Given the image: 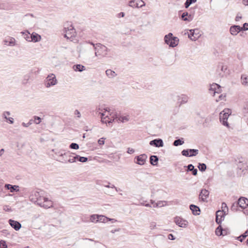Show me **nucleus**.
<instances>
[{"instance_id":"nucleus-13","label":"nucleus","mask_w":248,"mask_h":248,"mask_svg":"<svg viewBox=\"0 0 248 248\" xmlns=\"http://www.w3.org/2000/svg\"><path fill=\"white\" fill-rule=\"evenodd\" d=\"M209 192L205 189H202L199 194V200L203 202H207V198L209 197Z\"/></svg>"},{"instance_id":"nucleus-43","label":"nucleus","mask_w":248,"mask_h":248,"mask_svg":"<svg viewBox=\"0 0 248 248\" xmlns=\"http://www.w3.org/2000/svg\"><path fill=\"white\" fill-rule=\"evenodd\" d=\"M182 155L187 157H191L189 154V149L183 150L182 151Z\"/></svg>"},{"instance_id":"nucleus-12","label":"nucleus","mask_w":248,"mask_h":248,"mask_svg":"<svg viewBox=\"0 0 248 248\" xmlns=\"http://www.w3.org/2000/svg\"><path fill=\"white\" fill-rule=\"evenodd\" d=\"M209 91L210 93L214 95L216 93H219L221 91V86L217 84L213 83L210 86Z\"/></svg>"},{"instance_id":"nucleus-38","label":"nucleus","mask_w":248,"mask_h":248,"mask_svg":"<svg viewBox=\"0 0 248 248\" xmlns=\"http://www.w3.org/2000/svg\"><path fill=\"white\" fill-rule=\"evenodd\" d=\"M198 168L201 171H204L206 169V165L204 163H199Z\"/></svg>"},{"instance_id":"nucleus-56","label":"nucleus","mask_w":248,"mask_h":248,"mask_svg":"<svg viewBox=\"0 0 248 248\" xmlns=\"http://www.w3.org/2000/svg\"><path fill=\"white\" fill-rule=\"evenodd\" d=\"M22 125L24 126V127H27L28 126H29L30 125V124H29V123H22Z\"/></svg>"},{"instance_id":"nucleus-35","label":"nucleus","mask_w":248,"mask_h":248,"mask_svg":"<svg viewBox=\"0 0 248 248\" xmlns=\"http://www.w3.org/2000/svg\"><path fill=\"white\" fill-rule=\"evenodd\" d=\"M241 83L244 85H246L248 83V77L246 74H243L241 76Z\"/></svg>"},{"instance_id":"nucleus-57","label":"nucleus","mask_w":248,"mask_h":248,"mask_svg":"<svg viewBox=\"0 0 248 248\" xmlns=\"http://www.w3.org/2000/svg\"><path fill=\"white\" fill-rule=\"evenodd\" d=\"M108 221H111L112 223H115L117 221V220L114 218H108Z\"/></svg>"},{"instance_id":"nucleus-42","label":"nucleus","mask_w":248,"mask_h":248,"mask_svg":"<svg viewBox=\"0 0 248 248\" xmlns=\"http://www.w3.org/2000/svg\"><path fill=\"white\" fill-rule=\"evenodd\" d=\"M218 68H220V70L223 73H225L227 69V66L223 65L222 63L219 64L218 65Z\"/></svg>"},{"instance_id":"nucleus-31","label":"nucleus","mask_w":248,"mask_h":248,"mask_svg":"<svg viewBox=\"0 0 248 248\" xmlns=\"http://www.w3.org/2000/svg\"><path fill=\"white\" fill-rule=\"evenodd\" d=\"M75 71L81 72L85 70V67L81 64L74 65L73 67Z\"/></svg>"},{"instance_id":"nucleus-15","label":"nucleus","mask_w":248,"mask_h":248,"mask_svg":"<svg viewBox=\"0 0 248 248\" xmlns=\"http://www.w3.org/2000/svg\"><path fill=\"white\" fill-rule=\"evenodd\" d=\"M225 215V212L224 210L217 211L216 221L218 224H220L222 221L224 220Z\"/></svg>"},{"instance_id":"nucleus-1","label":"nucleus","mask_w":248,"mask_h":248,"mask_svg":"<svg viewBox=\"0 0 248 248\" xmlns=\"http://www.w3.org/2000/svg\"><path fill=\"white\" fill-rule=\"evenodd\" d=\"M31 198L32 202L45 208H49L53 206L52 202L50 200H49L48 198L42 196L41 193L39 192H35L31 196Z\"/></svg>"},{"instance_id":"nucleus-52","label":"nucleus","mask_w":248,"mask_h":248,"mask_svg":"<svg viewBox=\"0 0 248 248\" xmlns=\"http://www.w3.org/2000/svg\"><path fill=\"white\" fill-rule=\"evenodd\" d=\"M134 152H135L134 149H133L132 148H128L127 149V153L129 154H132L134 153Z\"/></svg>"},{"instance_id":"nucleus-14","label":"nucleus","mask_w":248,"mask_h":248,"mask_svg":"<svg viewBox=\"0 0 248 248\" xmlns=\"http://www.w3.org/2000/svg\"><path fill=\"white\" fill-rule=\"evenodd\" d=\"M60 156H65L66 159H63V160L62 161V163H66L67 162L70 163L75 162H76L77 158L78 157V156L76 155L75 156L72 157L71 155H68V154L66 153H64L63 154H61Z\"/></svg>"},{"instance_id":"nucleus-44","label":"nucleus","mask_w":248,"mask_h":248,"mask_svg":"<svg viewBox=\"0 0 248 248\" xmlns=\"http://www.w3.org/2000/svg\"><path fill=\"white\" fill-rule=\"evenodd\" d=\"M76 156H78L77 159L81 162H86L88 160V158L86 157H81L78 155H77Z\"/></svg>"},{"instance_id":"nucleus-33","label":"nucleus","mask_w":248,"mask_h":248,"mask_svg":"<svg viewBox=\"0 0 248 248\" xmlns=\"http://www.w3.org/2000/svg\"><path fill=\"white\" fill-rule=\"evenodd\" d=\"M216 234L218 236L224 235L223 230L221 226H219L216 230Z\"/></svg>"},{"instance_id":"nucleus-59","label":"nucleus","mask_w":248,"mask_h":248,"mask_svg":"<svg viewBox=\"0 0 248 248\" xmlns=\"http://www.w3.org/2000/svg\"><path fill=\"white\" fill-rule=\"evenodd\" d=\"M242 17L241 16H239L238 15H237L235 18V20L238 21H239L240 19H241Z\"/></svg>"},{"instance_id":"nucleus-24","label":"nucleus","mask_w":248,"mask_h":248,"mask_svg":"<svg viewBox=\"0 0 248 248\" xmlns=\"http://www.w3.org/2000/svg\"><path fill=\"white\" fill-rule=\"evenodd\" d=\"M106 74L107 76L110 78H113L117 76V74L111 69H107L106 71Z\"/></svg>"},{"instance_id":"nucleus-48","label":"nucleus","mask_w":248,"mask_h":248,"mask_svg":"<svg viewBox=\"0 0 248 248\" xmlns=\"http://www.w3.org/2000/svg\"><path fill=\"white\" fill-rule=\"evenodd\" d=\"M128 119L125 116H121L119 118V121H121V122H124L125 121H127Z\"/></svg>"},{"instance_id":"nucleus-2","label":"nucleus","mask_w":248,"mask_h":248,"mask_svg":"<svg viewBox=\"0 0 248 248\" xmlns=\"http://www.w3.org/2000/svg\"><path fill=\"white\" fill-rule=\"evenodd\" d=\"M64 37L71 39L76 36V31L71 23L67 22L64 25L63 30Z\"/></svg>"},{"instance_id":"nucleus-20","label":"nucleus","mask_w":248,"mask_h":248,"mask_svg":"<svg viewBox=\"0 0 248 248\" xmlns=\"http://www.w3.org/2000/svg\"><path fill=\"white\" fill-rule=\"evenodd\" d=\"M9 224L16 231L19 230L21 228V224L18 221L12 219L9 220Z\"/></svg>"},{"instance_id":"nucleus-45","label":"nucleus","mask_w":248,"mask_h":248,"mask_svg":"<svg viewBox=\"0 0 248 248\" xmlns=\"http://www.w3.org/2000/svg\"><path fill=\"white\" fill-rule=\"evenodd\" d=\"M33 122L36 124H39L41 122V118L38 116H35L33 117Z\"/></svg>"},{"instance_id":"nucleus-7","label":"nucleus","mask_w":248,"mask_h":248,"mask_svg":"<svg viewBox=\"0 0 248 248\" xmlns=\"http://www.w3.org/2000/svg\"><path fill=\"white\" fill-rule=\"evenodd\" d=\"M45 82L46 87L49 88L51 86L56 85L57 83V80L55 75L51 74L46 77Z\"/></svg>"},{"instance_id":"nucleus-18","label":"nucleus","mask_w":248,"mask_h":248,"mask_svg":"<svg viewBox=\"0 0 248 248\" xmlns=\"http://www.w3.org/2000/svg\"><path fill=\"white\" fill-rule=\"evenodd\" d=\"M241 27L238 25H233L230 28V32L232 35H236L239 31L242 30Z\"/></svg>"},{"instance_id":"nucleus-22","label":"nucleus","mask_w":248,"mask_h":248,"mask_svg":"<svg viewBox=\"0 0 248 248\" xmlns=\"http://www.w3.org/2000/svg\"><path fill=\"white\" fill-rule=\"evenodd\" d=\"M10 115V112L9 111H4L2 114V117L7 120L10 124H13L14 123V119L12 117H7V116Z\"/></svg>"},{"instance_id":"nucleus-37","label":"nucleus","mask_w":248,"mask_h":248,"mask_svg":"<svg viewBox=\"0 0 248 248\" xmlns=\"http://www.w3.org/2000/svg\"><path fill=\"white\" fill-rule=\"evenodd\" d=\"M164 203H166V201H158L156 203H155L154 204V206H153V207H162V206H164L165 204H164Z\"/></svg>"},{"instance_id":"nucleus-16","label":"nucleus","mask_w":248,"mask_h":248,"mask_svg":"<svg viewBox=\"0 0 248 248\" xmlns=\"http://www.w3.org/2000/svg\"><path fill=\"white\" fill-rule=\"evenodd\" d=\"M147 158V156L145 154H141L135 157V160L136 159L137 161H135V162L139 165H143L145 164Z\"/></svg>"},{"instance_id":"nucleus-34","label":"nucleus","mask_w":248,"mask_h":248,"mask_svg":"<svg viewBox=\"0 0 248 248\" xmlns=\"http://www.w3.org/2000/svg\"><path fill=\"white\" fill-rule=\"evenodd\" d=\"M30 78H31V76L30 74H26V75H24V76L23 77L22 81V84H24V85L27 84L30 79Z\"/></svg>"},{"instance_id":"nucleus-46","label":"nucleus","mask_w":248,"mask_h":248,"mask_svg":"<svg viewBox=\"0 0 248 248\" xmlns=\"http://www.w3.org/2000/svg\"><path fill=\"white\" fill-rule=\"evenodd\" d=\"M70 148L73 149H76L77 150L79 148V146L78 144L76 143H72L70 145Z\"/></svg>"},{"instance_id":"nucleus-49","label":"nucleus","mask_w":248,"mask_h":248,"mask_svg":"<svg viewBox=\"0 0 248 248\" xmlns=\"http://www.w3.org/2000/svg\"><path fill=\"white\" fill-rule=\"evenodd\" d=\"M98 215H93L91 216L90 219L92 221H94L95 220H98Z\"/></svg>"},{"instance_id":"nucleus-51","label":"nucleus","mask_w":248,"mask_h":248,"mask_svg":"<svg viewBox=\"0 0 248 248\" xmlns=\"http://www.w3.org/2000/svg\"><path fill=\"white\" fill-rule=\"evenodd\" d=\"M74 114H75V115H77V117H78V118H80V117H81V114H80V112H79L78 110H77V109H76V110L75 111V112H74Z\"/></svg>"},{"instance_id":"nucleus-17","label":"nucleus","mask_w":248,"mask_h":248,"mask_svg":"<svg viewBox=\"0 0 248 248\" xmlns=\"http://www.w3.org/2000/svg\"><path fill=\"white\" fill-rule=\"evenodd\" d=\"M151 146L155 147H162L164 145L163 140L161 139H156L150 141L149 143Z\"/></svg>"},{"instance_id":"nucleus-6","label":"nucleus","mask_w":248,"mask_h":248,"mask_svg":"<svg viewBox=\"0 0 248 248\" xmlns=\"http://www.w3.org/2000/svg\"><path fill=\"white\" fill-rule=\"evenodd\" d=\"M247 200V199L245 197H240L236 203H233L231 209L232 210H236V207L239 205V207L242 209H245L248 206V203H246V201Z\"/></svg>"},{"instance_id":"nucleus-62","label":"nucleus","mask_w":248,"mask_h":248,"mask_svg":"<svg viewBox=\"0 0 248 248\" xmlns=\"http://www.w3.org/2000/svg\"><path fill=\"white\" fill-rule=\"evenodd\" d=\"M109 188H115V189L116 190V191H118V189L116 187H115V186L113 185H112L111 186H110V187Z\"/></svg>"},{"instance_id":"nucleus-36","label":"nucleus","mask_w":248,"mask_h":248,"mask_svg":"<svg viewBox=\"0 0 248 248\" xmlns=\"http://www.w3.org/2000/svg\"><path fill=\"white\" fill-rule=\"evenodd\" d=\"M108 217H107L104 216L98 215V220H96V221H100L101 222H105L106 221H108Z\"/></svg>"},{"instance_id":"nucleus-53","label":"nucleus","mask_w":248,"mask_h":248,"mask_svg":"<svg viewBox=\"0 0 248 248\" xmlns=\"http://www.w3.org/2000/svg\"><path fill=\"white\" fill-rule=\"evenodd\" d=\"M3 210L5 211H11V209L9 207V206H7V205H5L4 206H3Z\"/></svg>"},{"instance_id":"nucleus-27","label":"nucleus","mask_w":248,"mask_h":248,"mask_svg":"<svg viewBox=\"0 0 248 248\" xmlns=\"http://www.w3.org/2000/svg\"><path fill=\"white\" fill-rule=\"evenodd\" d=\"M158 161V158L156 155H151L150 157V163L153 166L156 165Z\"/></svg>"},{"instance_id":"nucleus-23","label":"nucleus","mask_w":248,"mask_h":248,"mask_svg":"<svg viewBox=\"0 0 248 248\" xmlns=\"http://www.w3.org/2000/svg\"><path fill=\"white\" fill-rule=\"evenodd\" d=\"M190 210L194 215H199L200 213V208L194 204H191L189 206Z\"/></svg>"},{"instance_id":"nucleus-28","label":"nucleus","mask_w":248,"mask_h":248,"mask_svg":"<svg viewBox=\"0 0 248 248\" xmlns=\"http://www.w3.org/2000/svg\"><path fill=\"white\" fill-rule=\"evenodd\" d=\"M182 18L184 21H190L192 20V17L191 15H188L187 12H184L183 13L182 15Z\"/></svg>"},{"instance_id":"nucleus-58","label":"nucleus","mask_w":248,"mask_h":248,"mask_svg":"<svg viewBox=\"0 0 248 248\" xmlns=\"http://www.w3.org/2000/svg\"><path fill=\"white\" fill-rule=\"evenodd\" d=\"M120 231V228H118V229H115V230H112L110 232L112 233H114L115 232H119Z\"/></svg>"},{"instance_id":"nucleus-9","label":"nucleus","mask_w":248,"mask_h":248,"mask_svg":"<svg viewBox=\"0 0 248 248\" xmlns=\"http://www.w3.org/2000/svg\"><path fill=\"white\" fill-rule=\"evenodd\" d=\"M129 6L132 8H141L145 5L142 0H131L129 1Z\"/></svg>"},{"instance_id":"nucleus-55","label":"nucleus","mask_w":248,"mask_h":248,"mask_svg":"<svg viewBox=\"0 0 248 248\" xmlns=\"http://www.w3.org/2000/svg\"><path fill=\"white\" fill-rule=\"evenodd\" d=\"M98 143L99 145H103L104 144V140H103V138L99 139L98 140Z\"/></svg>"},{"instance_id":"nucleus-50","label":"nucleus","mask_w":248,"mask_h":248,"mask_svg":"<svg viewBox=\"0 0 248 248\" xmlns=\"http://www.w3.org/2000/svg\"><path fill=\"white\" fill-rule=\"evenodd\" d=\"M4 192H3V187L2 186V185L0 184V196H3Z\"/></svg>"},{"instance_id":"nucleus-4","label":"nucleus","mask_w":248,"mask_h":248,"mask_svg":"<svg viewBox=\"0 0 248 248\" xmlns=\"http://www.w3.org/2000/svg\"><path fill=\"white\" fill-rule=\"evenodd\" d=\"M231 113L232 111L230 109L225 108L219 114V119L220 122L223 125L226 126L227 127H229V125L227 122V120Z\"/></svg>"},{"instance_id":"nucleus-32","label":"nucleus","mask_w":248,"mask_h":248,"mask_svg":"<svg viewBox=\"0 0 248 248\" xmlns=\"http://www.w3.org/2000/svg\"><path fill=\"white\" fill-rule=\"evenodd\" d=\"M248 236V230L245 231V233L237 237L236 239L240 242H243V240Z\"/></svg>"},{"instance_id":"nucleus-41","label":"nucleus","mask_w":248,"mask_h":248,"mask_svg":"<svg viewBox=\"0 0 248 248\" xmlns=\"http://www.w3.org/2000/svg\"><path fill=\"white\" fill-rule=\"evenodd\" d=\"M184 143V141L181 140L180 139H178L173 142V145L175 146H178L179 145H181Z\"/></svg>"},{"instance_id":"nucleus-61","label":"nucleus","mask_w":248,"mask_h":248,"mask_svg":"<svg viewBox=\"0 0 248 248\" xmlns=\"http://www.w3.org/2000/svg\"><path fill=\"white\" fill-rule=\"evenodd\" d=\"M222 208H226L227 209H228V207L227 206V204L225 202H223L222 203Z\"/></svg>"},{"instance_id":"nucleus-60","label":"nucleus","mask_w":248,"mask_h":248,"mask_svg":"<svg viewBox=\"0 0 248 248\" xmlns=\"http://www.w3.org/2000/svg\"><path fill=\"white\" fill-rule=\"evenodd\" d=\"M243 3L245 5H248V0H243Z\"/></svg>"},{"instance_id":"nucleus-29","label":"nucleus","mask_w":248,"mask_h":248,"mask_svg":"<svg viewBox=\"0 0 248 248\" xmlns=\"http://www.w3.org/2000/svg\"><path fill=\"white\" fill-rule=\"evenodd\" d=\"M4 44L8 46H13L15 44V39L13 38H8L4 40Z\"/></svg>"},{"instance_id":"nucleus-64","label":"nucleus","mask_w":248,"mask_h":248,"mask_svg":"<svg viewBox=\"0 0 248 248\" xmlns=\"http://www.w3.org/2000/svg\"><path fill=\"white\" fill-rule=\"evenodd\" d=\"M4 152V150L3 149H1V150H0V156H1L2 155Z\"/></svg>"},{"instance_id":"nucleus-40","label":"nucleus","mask_w":248,"mask_h":248,"mask_svg":"<svg viewBox=\"0 0 248 248\" xmlns=\"http://www.w3.org/2000/svg\"><path fill=\"white\" fill-rule=\"evenodd\" d=\"M197 0H186L185 3V6L186 8H187L191 4L196 2Z\"/></svg>"},{"instance_id":"nucleus-11","label":"nucleus","mask_w":248,"mask_h":248,"mask_svg":"<svg viewBox=\"0 0 248 248\" xmlns=\"http://www.w3.org/2000/svg\"><path fill=\"white\" fill-rule=\"evenodd\" d=\"M174 222L180 227L186 228L188 225V221L183 218L176 217L174 218Z\"/></svg>"},{"instance_id":"nucleus-19","label":"nucleus","mask_w":248,"mask_h":248,"mask_svg":"<svg viewBox=\"0 0 248 248\" xmlns=\"http://www.w3.org/2000/svg\"><path fill=\"white\" fill-rule=\"evenodd\" d=\"M177 103L179 104V106H181L183 104L186 103L188 100V96L184 94L177 96Z\"/></svg>"},{"instance_id":"nucleus-3","label":"nucleus","mask_w":248,"mask_h":248,"mask_svg":"<svg viewBox=\"0 0 248 248\" xmlns=\"http://www.w3.org/2000/svg\"><path fill=\"white\" fill-rule=\"evenodd\" d=\"M95 56H101L105 57L108 55V49L105 46L98 43L96 44V47H94Z\"/></svg>"},{"instance_id":"nucleus-30","label":"nucleus","mask_w":248,"mask_h":248,"mask_svg":"<svg viewBox=\"0 0 248 248\" xmlns=\"http://www.w3.org/2000/svg\"><path fill=\"white\" fill-rule=\"evenodd\" d=\"M187 171H192V174L193 175H196L197 174V169H195L194 167L192 164H189L187 166Z\"/></svg>"},{"instance_id":"nucleus-8","label":"nucleus","mask_w":248,"mask_h":248,"mask_svg":"<svg viewBox=\"0 0 248 248\" xmlns=\"http://www.w3.org/2000/svg\"><path fill=\"white\" fill-rule=\"evenodd\" d=\"M105 111L104 112L100 111V108H99L97 110V112L101 115V121L103 123H112V121H114V119H111L110 118L108 114L106 113H109V111L107 109H104Z\"/></svg>"},{"instance_id":"nucleus-26","label":"nucleus","mask_w":248,"mask_h":248,"mask_svg":"<svg viewBox=\"0 0 248 248\" xmlns=\"http://www.w3.org/2000/svg\"><path fill=\"white\" fill-rule=\"evenodd\" d=\"M5 187L7 189L10 190L11 192H13L14 191H16L18 190L17 188L18 187V186H12L10 184H6L5 185Z\"/></svg>"},{"instance_id":"nucleus-47","label":"nucleus","mask_w":248,"mask_h":248,"mask_svg":"<svg viewBox=\"0 0 248 248\" xmlns=\"http://www.w3.org/2000/svg\"><path fill=\"white\" fill-rule=\"evenodd\" d=\"M0 247L2 248H7V245L4 240H1L0 241Z\"/></svg>"},{"instance_id":"nucleus-10","label":"nucleus","mask_w":248,"mask_h":248,"mask_svg":"<svg viewBox=\"0 0 248 248\" xmlns=\"http://www.w3.org/2000/svg\"><path fill=\"white\" fill-rule=\"evenodd\" d=\"M189 32L190 33L188 34V37L192 41H196L201 36L199 31L197 29L190 30Z\"/></svg>"},{"instance_id":"nucleus-54","label":"nucleus","mask_w":248,"mask_h":248,"mask_svg":"<svg viewBox=\"0 0 248 248\" xmlns=\"http://www.w3.org/2000/svg\"><path fill=\"white\" fill-rule=\"evenodd\" d=\"M168 239H169L170 240H173L175 239V238L173 234H169L168 235Z\"/></svg>"},{"instance_id":"nucleus-5","label":"nucleus","mask_w":248,"mask_h":248,"mask_svg":"<svg viewBox=\"0 0 248 248\" xmlns=\"http://www.w3.org/2000/svg\"><path fill=\"white\" fill-rule=\"evenodd\" d=\"M165 43L170 46L174 47L178 44L179 39L176 37H173L172 33H169L164 37Z\"/></svg>"},{"instance_id":"nucleus-63","label":"nucleus","mask_w":248,"mask_h":248,"mask_svg":"<svg viewBox=\"0 0 248 248\" xmlns=\"http://www.w3.org/2000/svg\"><path fill=\"white\" fill-rule=\"evenodd\" d=\"M125 14L124 12H121L119 14V16L124 17Z\"/></svg>"},{"instance_id":"nucleus-25","label":"nucleus","mask_w":248,"mask_h":248,"mask_svg":"<svg viewBox=\"0 0 248 248\" xmlns=\"http://www.w3.org/2000/svg\"><path fill=\"white\" fill-rule=\"evenodd\" d=\"M31 41H34V42H37L41 40V36L37 33H33L31 35Z\"/></svg>"},{"instance_id":"nucleus-21","label":"nucleus","mask_w":248,"mask_h":248,"mask_svg":"<svg viewBox=\"0 0 248 248\" xmlns=\"http://www.w3.org/2000/svg\"><path fill=\"white\" fill-rule=\"evenodd\" d=\"M246 26H248V23H245L243 25V27H242V30L239 33H240L239 35L242 37L245 38L247 36V33L246 32V31L248 30V28L246 27Z\"/></svg>"},{"instance_id":"nucleus-39","label":"nucleus","mask_w":248,"mask_h":248,"mask_svg":"<svg viewBox=\"0 0 248 248\" xmlns=\"http://www.w3.org/2000/svg\"><path fill=\"white\" fill-rule=\"evenodd\" d=\"M199 153V150L197 149H189L190 156H196Z\"/></svg>"}]
</instances>
